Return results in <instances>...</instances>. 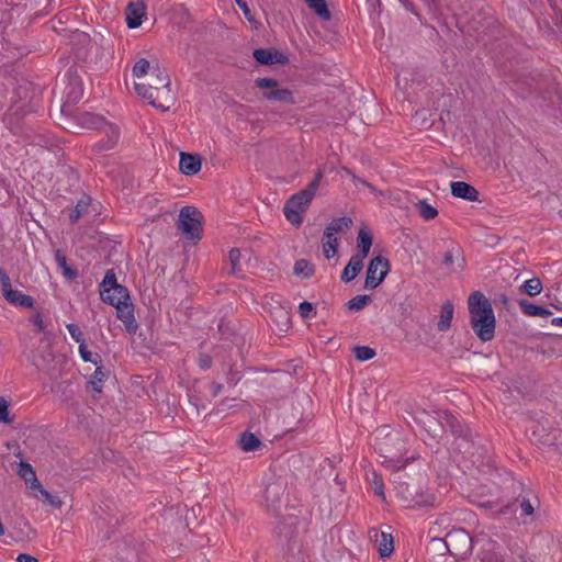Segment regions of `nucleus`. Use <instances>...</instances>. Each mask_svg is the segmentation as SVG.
<instances>
[{
  "instance_id": "1",
  "label": "nucleus",
  "mask_w": 562,
  "mask_h": 562,
  "mask_svg": "<svg viewBox=\"0 0 562 562\" xmlns=\"http://www.w3.org/2000/svg\"><path fill=\"white\" fill-rule=\"evenodd\" d=\"M170 77L165 69L159 66L153 68L150 83H136L135 90L138 95L146 99L148 103L156 109L166 112L170 109L171 89Z\"/></svg>"
},
{
  "instance_id": "2",
  "label": "nucleus",
  "mask_w": 562,
  "mask_h": 562,
  "mask_svg": "<svg viewBox=\"0 0 562 562\" xmlns=\"http://www.w3.org/2000/svg\"><path fill=\"white\" fill-rule=\"evenodd\" d=\"M470 312V323L477 335L483 340L492 339V303L483 293L475 291L468 299Z\"/></svg>"
},
{
  "instance_id": "3",
  "label": "nucleus",
  "mask_w": 562,
  "mask_h": 562,
  "mask_svg": "<svg viewBox=\"0 0 562 562\" xmlns=\"http://www.w3.org/2000/svg\"><path fill=\"white\" fill-rule=\"evenodd\" d=\"M311 397L306 394L296 395L291 403L290 412L284 416V423L288 425V431L302 432L310 428L313 422L311 411Z\"/></svg>"
},
{
  "instance_id": "4",
  "label": "nucleus",
  "mask_w": 562,
  "mask_h": 562,
  "mask_svg": "<svg viewBox=\"0 0 562 562\" xmlns=\"http://www.w3.org/2000/svg\"><path fill=\"white\" fill-rule=\"evenodd\" d=\"M449 554L458 559H464L471 552L474 544L481 543L482 548L490 546L491 541L486 535H477L472 538L464 529H453L446 535Z\"/></svg>"
},
{
  "instance_id": "5",
  "label": "nucleus",
  "mask_w": 562,
  "mask_h": 562,
  "mask_svg": "<svg viewBox=\"0 0 562 562\" xmlns=\"http://www.w3.org/2000/svg\"><path fill=\"white\" fill-rule=\"evenodd\" d=\"M204 217L193 205L182 206L177 220V228L181 234L194 243L203 237Z\"/></svg>"
},
{
  "instance_id": "6",
  "label": "nucleus",
  "mask_w": 562,
  "mask_h": 562,
  "mask_svg": "<svg viewBox=\"0 0 562 562\" xmlns=\"http://www.w3.org/2000/svg\"><path fill=\"white\" fill-rule=\"evenodd\" d=\"M255 87L263 90L261 95L263 100L279 101L286 104H294L295 102L293 91L288 88H281L279 81L274 78H257Z\"/></svg>"
},
{
  "instance_id": "7",
  "label": "nucleus",
  "mask_w": 562,
  "mask_h": 562,
  "mask_svg": "<svg viewBox=\"0 0 562 562\" xmlns=\"http://www.w3.org/2000/svg\"><path fill=\"white\" fill-rule=\"evenodd\" d=\"M286 482L282 477L273 479L266 484L263 499L267 509L276 516H279L285 504Z\"/></svg>"
},
{
  "instance_id": "8",
  "label": "nucleus",
  "mask_w": 562,
  "mask_h": 562,
  "mask_svg": "<svg viewBox=\"0 0 562 562\" xmlns=\"http://www.w3.org/2000/svg\"><path fill=\"white\" fill-rule=\"evenodd\" d=\"M111 263L106 260L98 258L93 262H88L83 268L81 276L89 281H117L122 274V270L117 267H110Z\"/></svg>"
},
{
  "instance_id": "9",
  "label": "nucleus",
  "mask_w": 562,
  "mask_h": 562,
  "mask_svg": "<svg viewBox=\"0 0 562 562\" xmlns=\"http://www.w3.org/2000/svg\"><path fill=\"white\" fill-rule=\"evenodd\" d=\"M439 423L445 429L450 430L457 440L461 441L458 443V448L468 452L472 445V435L469 428L449 412H442L440 414Z\"/></svg>"
},
{
  "instance_id": "10",
  "label": "nucleus",
  "mask_w": 562,
  "mask_h": 562,
  "mask_svg": "<svg viewBox=\"0 0 562 562\" xmlns=\"http://www.w3.org/2000/svg\"><path fill=\"white\" fill-rule=\"evenodd\" d=\"M323 178L324 169L318 168L313 180L303 190L294 193L286 201L289 205L301 210V212H305L310 206L313 198L315 196Z\"/></svg>"
},
{
  "instance_id": "11",
  "label": "nucleus",
  "mask_w": 562,
  "mask_h": 562,
  "mask_svg": "<svg viewBox=\"0 0 562 562\" xmlns=\"http://www.w3.org/2000/svg\"><path fill=\"white\" fill-rule=\"evenodd\" d=\"M546 81V78L542 76L541 72L537 70H517L514 74V83L516 85L517 89L521 91L524 94L525 92L532 93V92H539L541 91L543 83Z\"/></svg>"
},
{
  "instance_id": "12",
  "label": "nucleus",
  "mask_w": 562,
  "mask_h": 562,
  "mask_svg": "<svg viewBox=\"0 0 562 562\" xmlns=\"http://www.w3.org/2000/svg\"><path fill=\"white\" fill-rule=\"evenodd\" d=\"M437 527H430L427 532L429 541L426 546V551L430 562H454L449 561L447 554H449L447 538H439L437 536Z\"/></svg>"
},
{
  "instance_id": "13",
  "label": "nucleus",
  "mask_w": 562,
  "mask_h": 562,
  "mask_svg": "<svg viewBox=\"0 0 562 562\" xmlns=\"http://www.w3.org/2000/svg\"><path fill=\"white\" fill-rule=\"evenodd\" d=\"M100 296L104 303L114 307L130 301L128 290L122 283H99Z\"/></svg>"
},
{
  "instance_id": "14",
  "label": "nucleus",
  "mask_w": 562,
  "mask_h": 562,
  "mask_svg": "<svg viewBox=\"0 0 562 562\" xmlns=\"http://www.w3.org/2000/svg\"><path fill=\"white\" fill-rule=\"evenodd\" d=\"M31 361L40 371L49 375L55 371V356L49 344L32 352Z\"/></svg>"
},
{
  "instance_id": "15",
  "label": "nucleus",
  "mask_w": 562,
  "mask_h": 562,
  "mask_svg": "<svg viewBox=\"0 0 562 562\" xmlns=\"http://www.w3.org/2000/svg\"><path fill=\"white\" fill-rule=\"evenodd\" d=\"M0 291L4 300L15 307L34 308L35 300L21 291L13 289L12 283H0Z\"/></svg>"
},
{
  "instance_id": "16",
  "label": "nucleus",
  "mask_w": 562,
  "mask_h": 562,
  "mask_svg": "<svg viewBox=\"0 0 562 562\" xmlns=\"http://www.w3.org/2000/svg\"><path fill=\"white\" fill-rule=\"evenodd\" d=\"M252 57L257 63L265 66L274 64L285 65L289 63V56L276 47L256 48L252 52Z\"/></svg>"
},
{
  "instance_id": "17",
  "label": "nucleus",
  "mask_w": 562,
  "mask_h": 562,
  "mask_svg": "<svg viewBox=\"0 0 562 562\" xmlns=\"http://www.w3.org/2000/svg\"><path fill=\"white\" fill-rule=\"evenodd\" d=\"M390 271V262L383 256H374L369 261L363 281H384Z\"/></svg>"
},
{
  "instance_id": "18",
  "label": "nucleus",
  "mask_w": 562,
  "mask_h": 562,
  "mask_svg": "<svg viewBox=\"0 0 562 562\" xmlns=\"http://www.w3.org/2000/svg\"><path fill=\"white\" fill-rule=\"evenodd\" d=\"M403 493L406 494L405 498L409 501L412 507H432L436 502L434 493L411 487L409 485H406Z\"/></svg>"
},
{
  "instance_id": "19",
  "label": "nucleus",
  "mask_w": 562,
  "mask_h": 562,
  "mask_svg": "<svg viewBox=\"0 0 562 562\" xmlns=\"http://www.w3.org/2000/svg\"><path fill=\"white\" fill-rule=\"evenodd\" d=\"M116 308V316L120 321L123 322L124 327L128 334H135L138 324L136 323V319L134 317V305L132 301H127L119 306Z\"/></svg>"
},
{
  "instance_id": "20",
  "label": "nucleus",
  "mask_w": 562,
  "mask_h": 562,
  "mask_svg": "<svg viewBox=\"0 0 562 562\" xmlns=\"http://www.w3.org/2000/svg\"><path fill=\"white\" fill-rule=\"evenodd\" d=\"M202 167V157L199 154L180 153L179 170L186 176L196 175Z\"/></svg>"
},
{
  "instance_id": "21",
  "label": "nucleus",
  "mask_w": 562,
  "mask_h": 562,
  "mask_svg": "<svg viewBox=\"0 0 562 562\" xmlns=\"http://www.w3.org/2000/svg\"><path fill=\"white\" fill-rule=\"evenodd\" d=\"M270 316L277 329L281 333L286 331L291 326V313L289 304L273 306L270 311Z\"/></svg>"
},
{
  "instance_id": "22",
  "label": "nucleus",
  "mask_w": 562,
  "mask_h": 562,
  "mask_svg": "<svg viewBox=\"0 0 562 562\" xmlns=\"http://www.w3.org/2000/svg\"><path fill=\"white\" fill-rule=\"evenodd\" d=\"M299 519L296 516L290 515L283 517L278 524V536L281 540L290 543L297 533Z\"/></svg>"
},
{
  "instance_id": "23",
  "label": "nucleus",
  "mask_w": 562,
  "mask_h": 562,
  "mask_svg": "<svg viewBox=\"0 0 562 562\" xmlns=\"http://www.w3.org/2000/svg\"><path fill=\"white\" fill-rule=\"evenodd\" d=\"M146 7L143 2H130L125 9V20L128 29H137L142 25Z\"/></svg>"
},
{
  "instance_id": "24",
  "label": "nucleus",
  "mask_w": 562,
  "mask_h": 562,
  "mask_svg": "<svg viewBox=\"0 0 562 562\" xmlns=\"http://www.w3.org/2000/svg\"><path fill=\"white\" fill-rule=\"evenodd\" d=\"M451 194L465 201H477L479 191L470 183L464 181H452L450 183Z\"/></svg>"
},
{
  "instance_id": "25",
  "label": "nucleus",
  "mask_w": 562,
  "mask_h": 562,
  "mask_svg": "<svg viewBox=\"0 0 562 562\" xmlns=\"http://www.w3.org/2000/svg\"><path fill=\"white\" fill-rule=\"evenodd\" d=\"M518 306L521 313L526 316L542 317L547 318L552 315V312L541 304H536L528 299L517 300Z\"/></svg>"
},
{
  "instance_id": "26",
  "label": "nucleus",
  "mask_w": 562,
  "mask_h": 562,
  "mask_svg": "<svg viewBox=\"0 0 562 562\" xmlns=\"http://www.w3.org/2000/svg\"><path fill=\"white\" fill-rule=\"evenodd\" d=\"M75 120L80 126L90 130L102 128L105 124L103 116L87 111H77L75 113Z\"/></svg>"
},
{
  "instance_id": "27",
  "label": "nucleus",
  "mask_w": 562,
  "mask_h": 562,
  "mask_svg": "<svg viewBox=\"0 0 562 562\" xmlns=\"http://www.w3.org/2000/svg\"><path fill=\"white\" fill-rule=\"evenodd\" d=\"M366 257H361L360 255H352L347 266L344 268L340 281H353L356 277L363 269V260Z\"/></svg>"
},
{
  "instance_id": "28",
  "label": "nucleus",
  "mask_w": 562,
  "mask_h": 562,
  "mask_svg": "<svg viewBox=\"0 0 562 562\" xmlns=\"http://www.w3.org/2000/svg\"><path fill=\"white\" fill-rule=\"evenodd\" d=\"M352 226V220L348 216L334 218L326 227L323 239H330L335 237L336 233L348 231Z\"/></svg>"
},
{
  "instance_id": "29",
  "label": "nucleus",
  "mask_w": 562,
  "mask_h": 562,
  "mask_svg": "<svg viewBox=\"0 0 562 562\" xmlns=\"http://www.w3.org/2000/svg\"><path fill=\"white\" fill-rule=\"evenodd\" d=\"M55 261L57 268L61 271L64 278L68 280H75L78 278V271L71 265L68 263L67 257L63 252V250L57 249L55 251Z\"/></svg>"
},
{
  "instance_id": "30",
  "label": "nucleus",
  "mask_w": 562,
  "mask_h": 562,
  "mask_svg": "<svg viewBox=\"0 0 562 562\" xmlns=\"http://www.w3.org/2000/svg\"><path fill=\"white\" fill-rule=\"evenodd\" d=\"M373 237L372 234L364 229L360 228L357 236V255L361 257H368L371 246H372Z\"/></svg>"
},
{
  "instance_id": "31",
  "label": "nucleus",
  "mask_w": 562,
  "mask_h": 562,
  "mask_svg": "<svg viewBox=\"0 0 562 562\" xmlns=\"http://www.w3.org/2000/svg\"><path fill=\"white\" fill-rule=\"evenodd\" d=\"M91 196L83 193L78 200L77 204L69 212V221L75 224L77 223L87 212L91 204Z\"/></svg>"
},
{
  "instance_id": "32",
  "label": "nucleus",
  "mask_w": 562,
  "mask_h": 562,
  "mask_svg": "<svg viewBox=\"0 0 562 562\" xmlns=\"http://www.w3.org/2000/svg\"><path fill=\"white\" fill-rule=\"evenodd\" d=\"M240 449L245 452L257 450L261 446L260 439L250 431H244L238 440Z\"/></svg>"
},
{
  "instance_id": "33",
  "label": "nucleus",
  "mask_w": 562,
  "mask_h": 562,
  "mask_svg": "<svg viewBox=\"0 0 562 562\" xmlns=\"http://www.w3.org/2000/svg\"><path fill=\"white\" fill-rule=\"evenodd\" d=\"M453 317V304L449 301L445 302L441 306L440 317L437 324V328L440 331H446L451 324Z\"/></svg>"
},
{
  "instance_id": "34",
  "label": "nucleus",
  "mask_w": 562,
  "mask_h": 562,
  "mask_svg": "<svg viewBox=\"0 0 562 562\" xmlns=\"http://www.w3.org/2000/svg\"><path fill=\"white\" fill-rule=\"evenodd\" d=\"M307 7L323 21H329L331 13L328 9L326 0H304Z\"/></svg>"
},
{
  "instance_id": "35",
  "label": "nucleus",
  "mask_w": 562,
  "mask_h": 562,
  "mask_svg": "<svg viewBox=\"0 0 562 562\" xmlns=\"http://www.w3.org/2000/svg\"><path fill=\"white\" fill-rule=\"evenodd\" d=\"M293 273L299 278L308 279L314 274V265L306 259H300L294 263Z\"/></svg>"
},
{
  "instance_id": "36",
  "label": "nucleus",
  "mask_w": 562,
  "mask_h": 562,
  "mask_svg": "<svg viewBox=\"0 0 562 562\" xmlns=\"http://www.w3.org/2000/svg\"><path fill=\"white\" fill-rule=\"evenodd\" d=\"M394 550L393 538L391 535L381 532L378 551L381 558H387Z\"/></svg>"
},
{
  "instance_id": "37",
  "label": "nucleus",
  "mask_w": 562,
  "mask_h": 562,
  "mask_svg": "<svg viewBox=\"0 0 562 562\" xmlns=\"http://www.w3.org/2000/svg\"><path fill=\"white\" fill-rule=\"evenodd\" d=\"M83 91L78 76H71L70 90L67 93V102L76 103L82 98Z\"/></svg>"
},
{
  "instance_id": "38",
  "label": "nucleus",
  "mask_w": 562,
  "mask_h": 562,
  "mask_svg": "<svg viewBox=\"0 0 562 562\" xmlns=\"http://www.w3.org/2000/svg\"><path fill=\"white\" fill-rule=\"evenodd\" d=\"M419 215L425 220V221H430V220H434L435 217H437L438 215V211L436 207H434L432 205H430L429 203H427L425 200H419L416 204H415Z\"/></svg>"
},
{
  "instance_id": "39",
  "label": "nucleus",
  "mask_w": 562,
  "mask_h": 562,
  "mask_svg": "<svg viewBox=\"0 0 562 562\" xmlns=\"http://www.w3.org/2000/svg\"><path fill=\"white\" fill-rule=\"evenodd\" d=\"M106 379L108 372L104 371L100 364H98L90 380V384L92 385L93 391L100 393L102 391V384Z\"/></svg>"
},
{
  "instance_id": "40",
  "label": "nucleus",
  "mask_w": 562,
  "mask_h": 562,
  "mask_svg": "<svg viewBox=\"0 0 562 562\" xmlns=\"http://www.w3.org/2000/svg\"><path fill=\"white\" fill-rule=\"evenodd\" d=\"M99 130L103 131L105 133V136H106L105 140L109 143L110 146H115L117 144V140L120 137V132H119V127L116 125L109 123L105 120L104 126Z\"/></svg>"
},
{
  "instance_id": "41",
  "label": "nucleus",
  "mask_w": 562,
  "mask_h": 562,
  "mask_svg": "<svg viewBox=\"0 0 562 562\" xmlns=\"http://www.w3.org/2000/svg\"><path fill=\"white\" fill-rule=\"evenodd\" d=\"M372 301L370 295H356L347 303V307L351 312H358L366 307Z\"/></svg>"
},
{
  "instance_id": "42",
  "label": "nucleus",
  "mask_w": 562,
  "mask_h": 562,
  "mask_svg": "<svg viewBox=\"0 0 562 562\" xmlns=\"http://www.w3.org/2000/svg\"><path fill=\"white\" fill-rule=\"evenodd\" d=\"M283 212H284L285 218L292 225L300 226L302 224L303 218L301 216V213H302L301 210H299L296 207H292L291 205H289L288 202H285Z\"/></svg>"
},
{
  "instance_id": "43",
  "label": "nucleus",
  "mask_w": 562,
  "mask_h": 562,
  "mask_svg": "<svg viewBox=\"0 0 562 562\" xmlns=\"http://www.w3.org/2000/svg\"><path fill=\"white\" fill-rule=\"evenodd\" d=\"M32 488L38 490L41 495L48 502V504L55 508H60L63 505L61 499L58 496L52 495L46 491L41 483L32 484Z\"/></svg>"
},
{
  "instance_id": "44",
  "label": "nucleus",
  "mask_w": 562,
  "mask_h": 562,
  "mask_svg": "<svg viewBox=\"0 0 562 562\" xmlns=\"http://www.w3.org/2000/svg\"><path fill=\"white\" fill-rule=\"evenodd\" d=\"M383 457V464L395 470H401L405 468L411 460V458L403 459L402 457H395L391 454H384Z\"/></svg>"
},
{
  "instance_id": "45",
  "label": "nucleus",
  "mask_w": 562,
  "mask_h": 562,
  "mask_svg": "<svg viewBox=\"0 0 562 562\" xmlns=\"http://www.w3.org/2000/svg\"><path fill=\"white\" fill-rule=\"evenodd\" d=\"M79 353L85 362H91L95 366L101 364L102 362L101 356L99 353L93 355L89 351L85 341L79 345Z\"/></svg>"
},
{
  "instance_id": "46",
  "label": "nucleus",
  "mask_w": 562,
  "mask_h": 562,
  "mask_svg": "<svg viewBox=\"0 0 562 562\" xmlns=\"http://www.w3.org/2000/svg\"><path fill=\"white\" fill-rule=\"evenodd\" d=\"M323 240V254L327 259L333 258L339 246V239L337 237H331L330 239H322Z\"/></svg>"
},
{
  "instance_id": "47",
  "label": "nucleus",
  "mask_w": 562,
  "mask_h": 562,
  "mask_svg": "<svg viewBox=\"0 0 562 562\" xmlns=\"http://www.w3.org/2000/svg\"><path fill=\"white\" fill-rule=\"evenodd\" d=\"M19 475L25 480V482H32V484L40 483L36 479L35 471L31 467V464L26 462H21L19 468Z\"/></svg>"
},
{
  "instance_id": "48",
  "label": "nucleus",
  "mask_w": 562,
  "mask_h": 562,
  "mask_svg": "<svg viewBox=\"0 0 562 562\" xmlns=\"http://www.w3.org/2000/svg\"><path fill=\"white\" fill-rule=\"evenodd\" d=\"M353 355L359 361H368L375 356V350L368 346H356L353 348Z\"/></svg>"
},
{
  "instance_id": "49",
  "label": "nucleus",
  "mask_w": 562,
  "mask_h": 562,
  "mask_svg": "<svg viewBox=\"0 0 562 562\" xmlns=\"http://www.w3.org/2000/svg\"><path fill=\"white\" fill-rule=\"evenodd\" d=\"M240 250L238 248H232L228 254V260L231 262V276L238 277L237 272L239 271V261H240Z\"/></svg>"
},
{
  "instance_id": "50",
  "label": "nucleus",
  "mask_w": 562,
  "mask_h": 562,
  "mask_svg": "<svg viewBox=\"0 0 562 562\" xmlns=\"http://www.w3.org/2000/svg\"><path fill=\"white\" fill-rule=\"evenodd\" d=\"M514 281H541V277L531 270L522 268L520 270L518 269L514 277Z\"/></svg>"
},
{
  "instance_id": "51",
  "label": "nucleus",
  "mask_w": 562,
  "mask_h": 562,
  "mask_svg": "<svg viewBox=\"0 0 562 562\" xmlns=\"http://www.w3.org/2000/svg\"><path fill=\"white\" fill-rule=\"evenodd\" d=\"M517 271H518V268L513 267V266H510L508 263H506L504 266H497L498 277L503 281L509 280L512 278L514 279V277L516 276Z\"/></svg>"
},
{
  "instance_id": "52",
  "label": "nucleus",
  "mask_w": 562,
  "mask_h": 562,
  "mask_svg": "<svg viewBox=\"0 0 562 562\" xmlns=\"http://www.w3.org/2000/svg\"><path fill=\"white\" fill-rule=\"evenodd\" d=\"M9 402L0 396V423L11 424L13 422L14 417L9 414Z\"/></svg>"
},
{
  "instance_id": "53",
  "label": "nucleus",
  "mask_w": 562,
  "mask_h": 562,
  "mask_svg": "<svg viewBox=\"0 0 562 562\" xmlns=\"http://www.w3.org/2000/svg\"><path fill=\"white\" fill-rule=\"evenodd\" d=\"M150 68V64L146 58L138 59L133 67V75L135 77L145 76Z\"/></svg>"
},
{
  "instance_id": "54",
  "label": "nucleus",
  "mask_w": 562,
  "mask_h": 562,
  "mask_svg": "<svg viewBox=\"0 0 562 562\" xmlns=\"http://www.w3.org/2000/svg\"><path fill=\"white\" fill-rule=\"evenodd\" d=\"M459 255H460V250L458 247L456 246H452L450 249H448L443 256V265L449 268V269H452V265H453V261H454V258L459 259Z\"/></svg>"
},
{
  "instance_id": "55",
  "label": "nucleus",
  "mask_w": 562,
  "mask_h": 562,
  "mask_svg": "<svg viewBox=\"0 0 562 562\" xmlns=\"http://www.w3.org/2000/svg\"><path fill=\"white\" fill-rule=\"evenodd\" d=\"M542 289V283H522L519 288V291L530 296H535L540 294Z\"/></svg>"
},
{
  "instance_id": "56",
  "label": "nucleus",
  "mask_w": 562,
  "mask_h": 562,
  "mask_svg": "<svg viewBox=\"0 0 562 562\" xmlns=\"http://www.w3.org/2000/svg\"><path fill=\"white\" fill-rule=\"evenodd\" d=\"M299 314L302 318H311L316 315V310L312 303L304 301L299 305Z\"/></svg>"
},
{
  "instance_id": "57",
  "label": "nucleus",
  "mask_w": 562,
  "mask_h": 562,
  "mask_svg": "<svg viewBox=\"0 0 562 562\" xmlns=\"http://www.w3.org/2000/svg\"><path fill=\"white\" fill-rule=\"evenodd\" d=\"M67 329L69 331L70 337L76 341L81 344L85 341L83 334L80 330L79 326L77 324L70 323L67 325Z\"/></svg>"
},
{
  "instance_id": "58",
  "label": "nucleus",
  "mask_w": 562,
  "mask_h": 562,
  "mask_svg": "<svg viewBox=\"0 0 562 562\" xmlns=\"http://www.w3.org/2000/svg\"><path fill=\"white\" fill-rule=\"evenodd\" d=\"M509 554L503 552L502 546L494 541V562H509Z\"/></svg>"
},
{
  "instance_id": "59",
  "label": "nucleus",
  "mask_w": 562,
  "mask_h": 562,
  "mask_svg": "<svg viewBox=\"0 0 562 562\" xmlns=\"http://www.w3.org/2000/svg\"><path fill=\"white\" fill-rule=\"evenodd\" d=\"M30 322L36 327V329L38 331H44L45 330V323L43 321V317L41 315V313H36L34 314L31 318H30Z\"/></svg>"
},
{
  "instance_id": "60",
  "label": "nucleus",
  "mask_w": 562,
  "mask_h": 562,
  "mask_svg": "<svg viewBox=\"0 0 562 562\" xmlns=\"http://www.w3.org/2000/svg\"><path fill=\"white\" fill-rule=\"evenodd\" d=\"M516 513V506L515 503H508L507 505L503 506L498 512L497 515H508L510 518H514Z\"/></svg>"
},
{
  "instance_id": "61",
  "label": "nucleus",
  "mask_w": 562,
  "mask_h": 562,
  "mask_svg": "<svg viewBox=\"0 0 562 562\" xmlns=\"http://www.w3.org/2000/svg\"><path fill=\"white\" fill-rule=\"evenodd\" d=\"M373 484H374V492H375V494L381 496V497H384L382 479L379 477L375 472H373Z\"/></svg>"
},
{
  "instance_id": "62",
  "label": "nucleus",
  "mask_w": 562,
  "mask_h": 562,
  "mask_svg": "<svg viewBox=\"0 0 562 562\" xmlns=\"http://www.w3.org/2000/svg\"><path fill=\"white\" fill-rule=\"evenodd\" d=\"M521 513L525 516H531L535 512L532 504L529 499L524 498L520 503Z\"/></svg>"
},
{
  "instance_id": "63",
  "label": "nucleus",
  "mask_w": 562,
  "mask_h": 562,
  "mask_svg": "<svg viewBox=\"0 0 562 562\" xmlns=\"http://www.w3.org/2000/svg\"><path fill=\"white\" fill-rule=\"evenodd\" d=\"M213 360L209 355H202L199 359V367L202 370H207L212 367Z\"/></svg>"
},
{
  "instance_id": "64",
  "label": "nucleus",
  "mask_w": 562,
  "mask_h": 562,
  "mask_svg": "<svg viewBox=\"0 0 562 562\" xmlns=\"http://www.w3.org/2000/svg\"><path fill=\"white\" fill-rule=\"evenodd\" d=\"M114 146H110L106 140L102 139L100 142H97L95 144H93L92 150H94L95 153H101V151H104V150H110Z\"/></svg>"
}]
</instances>
